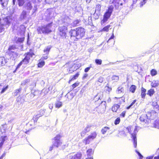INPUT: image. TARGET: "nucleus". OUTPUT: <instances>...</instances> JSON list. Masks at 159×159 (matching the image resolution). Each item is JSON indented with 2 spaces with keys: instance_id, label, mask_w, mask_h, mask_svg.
I'll return each instance as SVG.
<instances>
[{
  "instance_id": "nucleus-1",
  "label": "nucleus",
  "mask_w": 159,
  "mask_h": 159,
  "mask_svg": "<svg viewBox=\"0 0 159 159\" xmlns=\"http://www.w3.org/2000/svg\"><path fill=\"white\" fill-rule=\"evenodd\" d=\"M85 32V30L83 28H78L76 30H71L69 33L71 37H74L76 39H79L84 36Z\"/></svg>"
},
{
  "instance_id": "nucleus-2",
  "label": "nucleus",
  "mask_w": 159,
  "mask_h": 159,
  "mask_svg": "<svg viewBox=\"0 0 159 159\" xmlns=\"http://www.w3.org/2000/svg\"><path fill=\"white\" fill-rule=\"evenodd\" d=\"M52 22L47 24L38 27L37 29L38 34H48L52 32Z\"/></svg>"
},
{
  "instance_id": "nucleus-3",
  "label": "nucleus",
  "mask_w": 159,
  "mask_h": 159,
  "mask_svg": "<svg viewBox=\"0 0 159 159\" xmlns=\"http://www.w3.org/2000/svg\"><path fill=\"white\" fill-rule=\"evenodd\" d=\"M10 18L9 16H7L2 20L0 18V33L3 32L9 26L11 23Z\"/></svg>"
},
{
  "instance_id": "nucleus-4",
  "label": "nucleus",
  "mask_w": 159,
  "mask_h": 159,
  "mask_svg": "<svg viewBox=\"0 0 159 159\" xmlns=\"http://www.w3.org/2000/svg\"><path fill=\"white\" fill-rule=\"evenodd\" d=\"M125 130V131H127L131 134V138H132L133 142L134 147V148H136L137 143L136 135L138 131L137 127H136L134 129L133 133H131V130H133V128L131 126L126 128Z\"/></svg>"
},
{
  "instance_id": "nucleus-5",
  "label": "nucleus",
  "mask_w": 159,
  "mask_h": 159,
  "mask_svg": "<svg viewBox=\"0 0 159 159\" xmlns=\"http://www.w3.org/2000/svg\"><path fill=\"white\" fill-rule=\"evenodd\" d=\"M34 54L32 52H29L25 54V58L18 65L16 68L17 69L22 64H27L29 63L30 59Z\"/></svg>"
},
{
  "instance_id": "nucleus-6",
  "label": "nucleus",
  "mask_w": 159,
  "mask_h": 159,
  "mask_svg": "<svg viewBox=\"0 0 159 159\" xmlns=\"http://www.w3.org/2000/svg\"><path fill=\"white\" fill-rule=\"evenodd\" d=\"M114 8V7L113 6L111 5L109 6L108 10H107L104 15L103 19L101 21L102 23L103 24L106 22L108 19L110 17Z\"/></svg>"
},
{
  "instance_id": "nucleus-7",
  "label": "nucleus",
  "mask_w": 159,
  "mask_h": 159,
  "mask_svg": "<svg viewBox=\"0 0 159 159\" xmlns=\"http://www.w3.org/2000/svg\"><path fill=\"white\" fill-rule=\"evenodd\" d=\"M60 138L61 136L59 135H57L54 138L53 144L49 148L50 151H52L54 147L58 148L61 145L62 143L60 140Z\"/></svg>"
},
{
  "instance_id": "nucleus-8",
  "label": "nucleus",
  "mask_w": 159,
  "mask_h": 159,
  "mask_svg": "<svg viewBox=\"0 0 159 159\" xmlns=\"http://www.w3.org/2000/svg\"><path fill=\"white\" fill-rule=\"evenodd\" d=\"M97 133L96 132H93L89 135L87 138L85 139L84 141L86 144H89L90 142L95 139L97 136Z\"/></svg>"
},
{
  "instance_id": "nucleus-9",
  "label": "nucleus",
  "mask_w": 159,
  "mask_h": 159,
  "mask_svg": "<svg viewBox=\"0 0 159 159\" xmlns=\"http://www.w3.org/2000/svg\"><path fill=\"white\" fill-rule=\"evenodd\" d=\"M58 30L60 32L59 34L63 38L66 37L67 31V25L60 26Z\"/></svg>"
},
{
  "instance_id": "nucleus-10",
  "label": "nucleus",
  "mask_w": 159,
  "mask_h": 159,
  "mask_svg": "<svg viewBox=\"0 0 159 159\" xmlns=\"http://www.w3.org/2000/svg\"><path fill=\"white\" fill-rule=\"evenodd\" d=\"M81 157L82 154L80 152H78L76 154H70L67 156L69 159H80Z\"/></svg>"
},
{
  "instance_id": "nucleus-11",
  "label": "nucleus",
  "mask_w": 159,
  "mask_h": 159,
  "mask_svg": "<svg viewBox=\"0 0 159 159\" xmlns=\"http://www.w3.org/2000/svg\"><path fill=\"white\" fill-rule=\"evenodd\" d=\"M46 111V109H41L39 112V113H38V114L34 116L33 118V120L34 121H37V119L39 118L40 117L44 115L45 113V112Z\"/></svg>"
},
{
  "instance_id": "nucleus-12",
  "label": "nucleus",
  "mask_w": 159,
  "mask_h": 159,
  "mask_svg": "<svg viewBox=\"0 0 159 159\" xmlns=\"http://www.w3.org/2000/svg\"><path fill=\"white\" fill-rule=\"evenodd\" d=\"M148 119L147 116L146 114L142 115L140 118V121L145 123H148Z\"/></svg>"
},
{
  "instance_id": "nucleus-13",
  "label": "nucleus",
  "mask_w": 159,
  "mask_h": 159,
  "mask_svg": "<svg viewBox=\"0 0 159 159\" xmlns=\"http://www.w3.org/2000/svg\"><path fill=\"white\" fill-rule=\"evenodd\" d=\"M50 11V9H48L45 14V16L47 17V20L51 19L53 16L52 13Z\"/></svg>"
},
{
  "instance_id": "nucleus-14",
  "label": "nucleus",
  "mask_w": 159,
  "mask_h": 159,
  "mask_svg": "<svg viewBox=\"0 0 159 159\" xmlns=\"http://www.w3.org/2000/svg\"><path fill=\"white\" fill-rule=\"evenodd\" d=\"M7 60L3 57H0V66L4 65L7 62Z\"/></svg>"
},
{
  "instance_id": "nucleus-15",
  "label": "nucleus",
  "mask_w": 159,
  "mask_h": 159,
  "mask_svg": "<svg viewBox=\"0 0 159 159\" xmlns=\"http://www.w3.org/2000/svg\"><path fill=\"white\" fill-rule=\"evenodd\" d=\"M24 7L28 10H31L32 8L31 3L30 2L25 3Z\"/></svg>"
},
{
  "instance_id": "nucleus-16",
  "label": "nucleus",
  "mask_w": 159,
  "mask_h": 159,
  "mask_svg": "<svg viewBox=\"0 0 159 159\" xmlns=\"http://www.w3.org/2000/svg\"><path fill=\"white\" fill-rule=\"evenodd\" d=\"M151 85L152 87H156L159 85V81L158 80H153L151 83Z\"/></svg>"
},
{
  "instance_id": "nucleus-17",
  "label": "nucleus",
  "mask_w": 159,
  "mask_h": 159,
  "mask_svg": "<svg viewBox=\"0 0 159 159\" xmlns=\"http://www.w3.org/2000/svg\"><path fill=\"white\" fill-rule=\"evenodd\" d=\"M27 17V13L26 11L25 10H23L20 16V19L21 20L25 19Z\"/></svg>"
},
{
  "instance_id": "nucleus-18",
  "label": "nucleus",
  "mask_w": 159,
  "mask_h": 159,
  "mask_svg": "<svg viewBox=\"0 0 159 159\" xmlns=\"http://www.w3.org/2000/svg\"><path fill=\"white\" fill-rule=\"evenodd\" d=\"M79 75L80 74L79 72H77L75 74V75L71 76L70 77V80L69 81V83H70L71 81L76 79L78 77Z\"/></svg>"
},
{
  "instance_id": "nucleus-19",
  "label": "nucleus",
  "mask_w": 159,
  "mask_h": 159,
  "mask_svg": "<svg viewBox=\"0 0 159 159\" xmlns=\"http://www.w3.org/2000/svg\"><path fill=\"white\" fill-rule=\"evenodd\" d=\"M120 105L119 104H115L112 108V110L113 111L116 112L117 109L120 107Z\"/></svg>"
},
{
  "instance_id": "nucleus-20",
  "label": "nucleus",
  "mask_w": 159,
  "mask_h": 159,
  "mask_svg": "<svg viewBox=\"0 0 159 159\" xmlns=\"http://www.w3.org/2000/svg\"><path fill=\"white\" fill-rule=\"evenodd\" d=\"M8 0H0V2L3 7H6L8 3Z\"/></svg>"
},
{
  "instance_id": "nucleus-21",
  "label": "nucleus",
  "mask_w": 159,
  "mask_h": 159,
  "mask_svg": "<svg viewBox=\"0 0 159 159\" xmlns=\"http://www.w3.org/2000/svg\"><path fill=\"white\" fill-rule=\"evenodd\" d=\"M146 89L143 88H142L141 90V95L142 98H145V96L146 95Z\"/></svg>"
},
{
  "instance_id": "nucleus-22",
  "label": "nucleus",
  "mask_w": 159,
  "mask_h": 159,
  "mask_svg": "<svg viewBox=\"0 0 159 159\" xmlns=\"http://www.w3.org/2000/svg\"><path fill=\"white\" fill-rule=\"evenodd\" d=\"M88 157H92V155L93 154L92 149H89L87 152Z\"/></svg>"
},
{
  "instance_id": "nucleus-23",
  "label": "nucleus",
  "mask_w": 159,
  "mask_h": 159,
  "mask_svg": "<svg viewBox=\"0 0 159 159\" xmlns=\"http://www.w3.org/2000/svg\"><path fill=\"white\" fill-rule=\"evenodd\" d=\"M100 14V13L99 12L95 11V13L93 14L94 18L95 19H98Z\"/></svg>"
},
{
  "instance_id": "nucleus-24",
  "label": "nucleus",
  "mask_w": 159,
  "mask_h": 159,
  "mask_svg": "<svg viewBox=\"0 0 159 159\" xmlns=\"http://www.w3.org/2000/svg\"><path fill=\"white\" fill-rule=\"evenodd\" d=\"M62 106V102L57 101L55 103V106L56 108H59Z\"/></svg>"
},
{
  "instance_id": "nucleus-25",
  "label": "nucleus",
  "mask_w": 159,
  "mask_h": 159,
  "mask_svg": "<svg viewBox=\"0 0 159 159\" xmlns=\"http://www.w3.org/2000/svg\"><path fill=\"white\" fill-rule=\"evenodd\" d=\"M8 139V138L7 136H2L0 138V140L1 141V142H2L4 143V142Z\"/></svg>"
},
{
  "instance_id": "nucleus-26",
  "label": "nucleus",
  "mask_w": 159,
  "mask_h": 159,
  "mask_svg": "<svg viewBox=\"0 0 159 159\" xmlns=\"http://www.w3.org/2000/svg\"><path fill=\"white\" fill-rule=\"evenodd\" d=\"M124 91V89L122 87H119L118 88L117 90H116V93H120L123 92Z\"/></svg>"
},
{
  "instance_id": "nucleus-27",
  "label": "nucleus",
  "mask_w": 159,
  "mask_h": 159,
  "mask_svg": "<svg viewBox=\"0 0 159 159\" xmlns=\"http://www.w3.org/2000/svg\"><path fill=\"white\" fill-rule=\"evenodd\" d=\"M155 91L153 89H150L148 91L147 94L149 95L150 96H152L154 93Z\"/></svg>"
},
{
  "instance_id": "nucleus-28",
  "label": "nucleus",
  "mask_w": 159,
  "mask_h": 159,
  "mask_svg": "<svg viewBox=\"0 0 159 159\" xmlns=\"http://www.w3.org/2000/svg\"><path fill=\"white\" fill-rule=\"evenodd\" d=\"M21 88H20L19 89H17L15 90V92L14 93V96H17L20 93L21 90Z\"/></svg>"
},
{
  "instance_id": "nucleus-29",
  "label": "nucleus",
  "mask_w": 159,
  "mask_h": 159,
  "mask_svg": "<svg viewBox=\"0 0 159 159\" xmlns=\"http://www.w3.org/2000/svg\"><path fill=\"white\" fill-rule=\"evenodd\" d=\"M110 129V128L108 127H104L101 130V132L103 134H104L107 130Z\"/></svg>"
},
{
  "instance_id": "nucleus-30",
  "label": "nucleus",
  "mask_w": 159,
  "mask_h": 159,
  "mask_svg": "<svg viewBox=\"0 0 159 159\" xmlns=\"http://www.w3.org/2000/svg\"><path fill=\"white\" fill-rule=\"evenodd\" d=\"M136 89V86L134 85H132L130 88L129 90L132 93H134Z\"/></svg>"
},
{
  "instance_id": "nucleus-31",
  "label": "nucleus",
  "mask_w": 159,
  "mask_h": 159,
  "mask_svg": "<svg viewBox=\"0 0 159 159\" xmlns=\"http://www.w3.org/2000/svg\"><path fill=\"white\" fill-rule=\"evenodd\" d=\"M101 9V6L100 5L98 4L96 7L95 11L100 12Z\"/></svg>"
},
{
  "instance_id": "nucleus-32",
  "label": "nucleus",
  "mask_w": 159,
  "mask_h": 159,
  "mask_svg": "<svg viewBox=\"0 0 159 159\" xmlns=\"http://www.w3.org/2000/svg\"><path fill=\"white\" fill-rule=\"evenodd\" d=\"M110 27V25H109L107 26L104 27L101 30V31H106L107 32L109 28Z\"/></svg>"
},
{
  "instance_id": "nucleus-33",
  "label": "nucleus",
  "mask_w": 159,
  "mask_h": 159,
  "mask_svg": "<svg viewBox=\"0 0 159 159\" xmlns=\"http://www.w3.org/2000/svg\"><path fill=\"white\" fill-rule=\"evenodd\" d=\"M16 48L15 45H13L10 46L8 48V50L10 52H12L11 50H16Z\"/></svg>"
},
{
  "instance_id": "nucleus-34",
  "label": "nucleus",
  "mask_w": 159,
  "mask_h": 159,
  "mask_svg": "<svg viewBox=\"0 0 159 159\" xmlns=\"http://www.w3.org/2000/svg\"><path fill=\"white\" fill-rule=\"evenodd\" d=\"M51 48L50 46H48L46 48H45L44 50V53L47 54H48Z\"/></svg>"
},
{
  "instance_id": "nucleus-35",
  "label": "nucleus",
  "mask_w": 159,
  "mask_h": 159,
  "mask_svg": "<svg viewBox=\"0 0 159 159\" xmlns=\"http://www.w3.org/2000/svg\"><path fill=\"white\" fill-rule=\"evenodd\" d=\"M25 0H17L18 4L20 7L22 6L25 3Z\"/></svg>"
},
{
  "instance_id": "nucleus-36",
  "label": "nucleus",
  "mask_w": 159,
  "mask_h": 159,
  "mask_svg": "<svg viewBox=\"0 0 159 159\" xmlns=\"http://www.w3.org/2000/svg\"><path fill=\"white\" fill-rule=\"evenodd\" d=\"M80 21L78 20H76L74 21L72 23V25L73 26H75L78 25Z\"/></svg>"
},
{
  "instance_id": "nucleus-37",
  "label": "nucleus",
  "mask_w": 159,
  "mask_h": 159,
  "mask_svg": "<svg viewBox=\"0 0 159 159\" xmlns=\"http://www.w3.org/2000/svg\"><path fill=\"white\" fill-rule=\"evenodd\" d=\"M119 134L120 136L123 137H126L127 136V134L125 133L124 131H121L119 132Z\"/></svg>"
},
{
  "instance_id": "nucleus-38",
  "label": "nucleus",
  "mask_w": 159,
  "mask_h": 159,
  "mask_svg": "<svg viewBox=\"0 0 159 159\" xmlns=\"http://www.w3.org/2000/svg\"><path fill=\"white\" fill-rule=\"evenodd\" d=\"M24 37L19 38L17 40L16 43H22L24 40Z\"/></svg>"
},
{
  "instance_id": "nucleus-39",
  "label": "nucleus",
  "mask_w": 159,
  "mask_h": 159,
  "mask_svg": "<svg viewBox=\"0 0 159 159\" xmlns=\"http://www.w3.org/2000/svg\"><path fill=\"white\" fill-rule=\"evenodd\" d=\"M112 79L115 81H117L119 79V77L118 76L113 75L112 77Z\"/></svg>"
},
{
  "instance_id": "nucleus-40",
  "label": "nucleus",
  "mask_w": 159,
  "mask_h": 159,
  "mask_svg": "<svg viewBox=\"0 0 159 159\" xmlns=\"http://www.w3.org/2000/svg\"><path fill=\"white\" fill-rule=\"evenodd\" d=\"M105 90L106 92H108L109 93L111 90V88H109L108 86L106 85L105 87Z\"/></svg>"
},
{
  "instance_id": "nucleus-41",
  "label": "nucleus",
  "mask_w": 159,
  "mask_h": 159,
  "mask_svg": "<svg viewBox=\"0 0 159 159\" xmlns=\"http://www.w3.org/2000/svg\"><path fill=\"white\" fill-rule=\"evenodd\" d=\"M91 127V125H87V126L84 128V129L87 131V132H88L90 130Z\"/></svg>"
},
{
  "instance_id": "nucleus-42",
  "label": "nucleus",
  "mask_w": 159,
  "mask_h": 159,
  "mask_svg": "<svg viewBox=\"0 0 159 159\" xmlns=\"http://www.w3.org/2000/svg\"><path fill=\"white\" fill-rule=\"evenodd\" d=\"M18 53L16 52H14L12 53V55H10L11 57L12 56L14 58H15L17 57L18 56Z\"/></svg>"
},
{
  "instance_id": "nucleus-43",
  "label": "nucleus",
  "mask_w": 159,
  "mask_h": 159,
  "mask_svg": "<svg viewBox=\"0 0 159 159\" xmlns=\"http://www.w3.org/2000/svg\"><path fill=\"white\" fill-rule=\"evenodd\" d=\"M103 80L104 79L103 77H100L98 80L96 81V83H97L98 82H99L100 83H102L103 82Z\"/></svg>"
},
{
  "instance_id": "nucleus-44",
  "label": "nucleus",
  "mask_w": 159,
  "mask_h": 159,
  "mask_svg": "<svg viewBox=\"0 0 159 159\" xmlns=\"http://www.w3.org/2000/svg\"><path fill=\"white\" fill-rule=\"evenodd\" d=\"M147 0H143L141 1L140 3V7H142L147 2Z\"/></svg>"
},
{
  "instance_id": "nucleus-45",
  "label": "nucleus",
  "mask_w": 159,
  "mask_h": 159,
  "mask_svg": "<svg viewBox=\"0 0 159 159\" xmlns=\"http://www.w3.org/2000/svg\"><path fill=\"white\" fill-rule=\"evenodd\" d=\"M95 62L97 64L100 65L102 64V60L101 59H96Z\"/></svg>"
},
{
  "instance_id": "nucleus-46",
  "label": "nucleus",
  "mask_w": 159,
  "mask_h": 159,
  "mask_svg": "<svg viewBox=\"0 0 159 159\" xmlns=\"http://www.w3.org/2000/svg\"><path fill=\"white\" fill-rule=\"evenodd\" d=\"M151 75L152 76H154L156 75L157 74V71L154 69H152L151 70Z\"/></svg>"
},
{
  "instance_id": "nucleus-47",
  "label": "nucleus",
  "mask_w": 159,
  "mask_h": 159,
  "mask_svg": "<svg viewBox=\"0 0 159 159\" xmlns=\"http://www.w3.org/2000/svg\"><path fill=\"white\" fill-rule=\"evenodd\" d=\"M44 64L45 62L44 61L40 62L38 64V66L39 67H41L44 65Z\"/></svg>"
},
{
  "instance_id": "nucleus-48",
  "label": "nucleus",
  "mask_w": 159,
  "mask_h": 159,
  "mask_svg": "<svg viewBox=\"0 0 159 159\" xmlns=\"http://www.w3.org/2000/svg\"><path fill=\"white\" fill-rule=\"evenodd\" d=\"M155 127L159 129V121L156 120L155 123Z\"/></svg>"
},
{
  "instance_id": "nucleus-49",
  "label": "nucleus",
  "mask_w": 159,
  "mask_h": 159,
  "mask_svg": "<svg viewBox=\"0 0 159 159\" xmlns=\"http://www.w3.org/2000/svg\"><path fill=\"white\" fill-rule=\"evenodd\" d=\"M7 128L6 125V124H4L3 125H2L1 126V129L2 130V129H3V132H5Z\"/></svg>"
},
{
  "instance_id": "nucleus-50",
  "label": "nucleus",
  "mask_w": 159,
  "mask_h": 159,
  "mask_svg": "<svg viewBox=\"0 0 159 159\" xmlns=\"http://www.w3.org/2000/svg\"><path fill=\"white\" fill-rule=\"evenodd\" d=\"M120 121V119L119 117L117 118L115 121V124L117 125L119 123Z\"/></svg>"
},
{
  "instance_id": "nucleus-51",
  "label": "nucleus",
  "mask_w": 159,
  "mask_h": 159,
  "mask_svg": "<svg viewBox=\"0 0 159 159\" xmlns=\"http://www.w3.org/2000/svg\"><path fill=\"white\" fill-rule=\"evenodd\" d=\"M97 97H98V98L99 99H102V93L101 92H100L97 94Z\"/></svg>"
},
{
  "instance_id": "nucleus-52",
  "label": "nucleus",
  "mask_w": 159,
  "mask_h": 159,
  "mask_svg": "<svg viewBox=\"0 0 159 159\" xmlns=\"http://www.w3.org/2000/svg\"><path fill=\"white\" fill-rule=\"evenodd\" d=\"M88 132L84 129L82 131L81 133V135L82 136H84Z\"/></svg>"
},
{
  "instance_id": "nucleus-53",
  "label": "nucleus",
  "mask_w": 159,
  "mask_h": 159,
  "mask_svg": "<svg viewBox=\"0 0 159 159\" xmlns=\"http://www.w3.org/2000/svg\"><path fill=\"white\" fill-rule=\"evenodd\" d=\"M136 100H134L132 102L131 104L128 107H127V109H129L136 102Z\"/></svg>"
},
{
  "instance_id": "nucleus-54",
  "label": "nucleus",
  "mask_w": 159,
  "mask_h": 159,
  "mask_svg": "<svg viewBox=\"0 0 159 159\" xmlns=\"http://www.w3.org/2000/svg\"><path fill=\"white\" fill-rule=\"evenodd\" d=\"M79 85V83H78L77 82H75V83L73 84L72 85V87L73 88L72 89H74V88H75L77 86H78Z\"/></svg>"
},
{
  "instance_id": "nucleus-55",
  "label": "nucleus",
  "mask_w": 159,
  "mask_h": 159,
  "mask_svg": "<svg viewBox=\"0 0 159 159\" xmlns=\"http://www.w3.org/2000/svg\"><path fill=\"white\" fill-rule=\"evenodd\" d=\"M8 87V86H7L6 87H4L3 88L2 91H1V93H3L6 90V89H7Z\"/></svg>"
},
{
  "instance_id": "nucleus-56",
  "label": "nucleus",
  "mask_w": 159,
  "mask_h": 159,
  "mask_svg": "<svg viewBox=\"0 0 159 159\" xmlns=\"http://www.w3.org/2000/svg\"><path fill=\"white\" fill-rule=\"evenodd\" d=\"M53 107V104H49V108L51 110ZM52 111L51 110L49 112L48 114H49Z\"/></svg>"
},
{
  "instance_id": "nucleus-57",
  "label": "nucleus",
  "mask_w": 159,
  "mask_h": 159,
  "mask_svg": "<svg viewBox=\"0 0 159 159\" xmlns=\"http://www.w3.org/2000/svg\"><path fill=\"white\" fill-rule=\"evenodd\" d=\"M114 37V35L113 34H112V35L111 36V37L107 41L108 43H109L111 40L113 39Z\"/></svg>"
},
{
  "instance_id": "nucleus-58",
  "label": "nucleus",
  "mask_w": 159,
  "mask_h": 159,
  "mask_svg": "<svg viewBox=\"0 0 159 159\" xmlns=\"http://www.w3.org/2000/svg\"><path fill=\"white\" fill-rule=\"evenodd\" d=\"M88 75L87 74V73H85V74H84L83 75V77H82V79L83 80H85L86 78L88 77Z\"/></svg>"
},
{
  "instance_id": "nucleus-59",
  "label": "nucleus",
  "mask_w": 159,
  "mask_h": 159,
  "mask_svg": "<svg viewBox=\"0 0 159 159\" xmlns=\"http://www.w3.org/2000/svg\"><path fill=\"white\" fill-rule=\"evenodd\" d=\"M34 3H39L42 0H32Z\"/></svg>"
},
{
  "instance_id": "nucleus-60",
  "label": "nucleus",
  "mask_w": 159,
  "mask_h": 159,
  "mask_svg": "<svg viewBox=\"0 0 159 159\" xmlns=\"http://www.w3.org/2000/svg\"><path fill=\"white\" fill-rule=\"evenodd\" d=\"M29 82V80H25L24 81H23L22 83L21 84L22 85H25V84L27 82Z\"/></svg>"
},
{
  "instance_id": "nucleus-61",
  "label": "nucleus",
  "mask_w": 159,
  "mask_h": 159,
  "mask_svg": "<svg viewBox=\"0 0 159 159\" xmlns=\"http://www.w3.org/2000/svg\"><path fill=\"white\" fill-rule=\"evenodd\" d=\"M90 67H88L85 68L84 69V72H87L90 69Z\"/></svg>"
},
{
  "instance_id": "nucleus-62",
  "label": "nucleus",
  "mask_w": 159,
  "mask_h": 159,
  "mask_svg": "<svg viewBox=\"0 0 159 159\" xmlns=\"http://www.w3.org/2000/svg\"><path fill=\"white\" fill-rule=\"evenodd\" d=\"M152 106L154 107H155L157 105V102H153L152 103Z\"/></svg>"
},
{
  "instance_id": "nucleus-63",
  "label": "nucleus",
  "mask_w": 159,
  "mask_h": 159,
  "mask_svg": "<svg viewBox=\"0 0 159 159\" xmlns=\"http://www.w3.org/2000/svg\"><path fill=\"white\" fill-rule=\"evenodd\" d=\"M125 111H123L121 114L120 115V116H121L123 117H124L125 116Z\"/></svg>"
},
{
  "instance_id": "nucleus-64",
  "label": "nucleus",
  "mask_w": 159,
  "mask_h": 159,
  "mask_svg": "<svg viewBox=\"0 0 159 159\" xmlns=\"http://www.w3.org/2000/svg\"><path fill=\"white\" fill-rule=\"evenodd\" d=\"M45 1L47 3H52L53 1V0H45Z\"/></svg>"
}]
</instances>
